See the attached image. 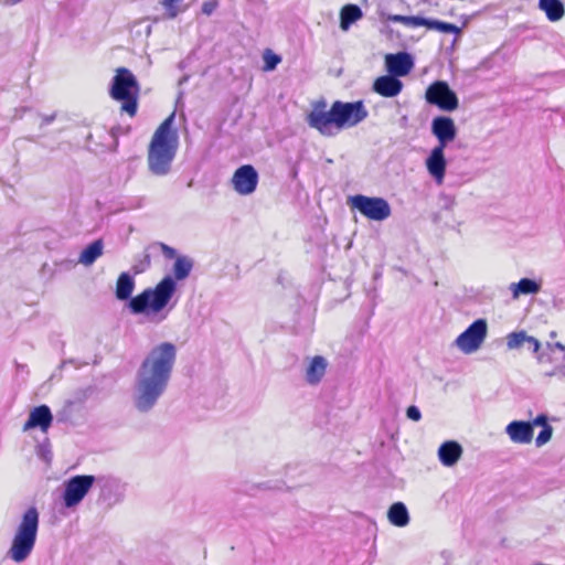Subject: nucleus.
Here are the masks:
<instances>
[{
	"mask_svg": "<svg viewBox=\"0 0 565 565\" xmlns=\"http://www.w3.org/2000/svg\"><path fill=\"white\" fill-rule=\"evenodd\" d=\"M177 361V347L162 342L153 347L139 365L134 388L132 405L140 414H148L164 395Z\"/></svg>",
	"mask_w": 565,
	"mask_h": 565,
	"instance_id": "nucleus-1",
	"label": "nucleus"
},
{
	"mask_svg": "<svg viewBox=\"0 0 565 565\" xmlns=\"http://www.w3.org/2000/svg\"><path fill=\"white\" fill-rule=\"evenodd\" d=\"M135 280L128 273H121L116 282V298L128 300L127 307L132 315H145L150 322L160 323L167 319L173 305L169 306L177 291V282L167 275L153 288H146L135 297Z\"/></svg>",
	"mask_w": 565,
	"mask_h": 565,
	"instance_id": "nucleus-2",
	"label": "nucleus"
},
{
	"mask_svg": "<svg viewBox=\"0 0 565 565\" xmlns=\"http://www.w3.org/2000/svg\"><path fill=\"white\" fill-rule=\"evenodd\" d=\"M326 107V100H319L313 104L312 110L307 116L308 126L326 137H333L345 128L355 127L369 116L362 100H337L329 110Z\"/></svg>",
	"mask_w": 565,
	"mask_h": 565,
	"instance_id": "nucleus-3",
	"label": "nucleus"
},
{
	"mask_svg": "<svg viewBox=\"0 0 565 565\" xmlns=\"http://www.w3.org/2000/svg\"><path fill=\"white\" fill-rule=\"evenodd\" d=\"M174 113L168 116L154 131L148 150L149 171L158 177L171 171L172 161L179 146L178 131L172 128Z\"/></svg>",
	"mask_w": 565,
	"mask_h": 565,
	"instance_id": "nucleus-4",
	"label": "nucleus"
},
{
	"mask_svg": "<svg viewBox=\"0 0 565 565\" xmlns=\"http://www.w3.org/2000/svg\"><path fill=\"white\" fill-rule=\"evenodd\" d=\"M40 514L35 507L24 511L13 535L8 557L15 563L24 562L32 553L39 530Z\"/></svg>",
	"mask_w": 565,
	"mask_h": 565,
	"instance_id": "nucleus-5",
	"label": "nucleus"
},
{
	"mask_svg": "<svg viewBox=\"0 0 565 565\" xmlns=\"http://www.w3.org/2000/svg\"><path fill=\"white\" fill-rule=\"evenodd\" d=\"M140 85L126 67H119L111 79L109 95L113 99L121 103V110L134 117L138 109V97Z\"/></svg>",
	"mask_w": 565,
	"mask_h": 565,
	"instance_id": "nucleus-6",
	"label": "nucleus"
},
{
	"mask_svg": "<svg viewBox=\"0 0 565 565\" xmlns=\"http://www.w3.org/2000/svg\"><path fill=\"white\" fill-rule=\"evenodd\" d=\"M348 203L353 210H358L362 215L372 221H384L392 214L390 203L380 196H366L356 194L348 199Z\"/></svg>",
	"mask_w": 565,
	"mask_h": 565,
	"instance_id": "nucleus-7",
	"label": "nucleus"
},
{
	"mask_svg": "<svg viewBox=\"0 0 565 565\" xmlns=\"http://www.w3.org/2000/svg\"><path fill=\"white\" fill-rule=\"evenodd\" d=\"M96 477L92 475H77L64 483L63 503L67 509L78 505L92 487L95 484Z\"/></svg>",
	"mask_w": 565,
	"mask_h": 565,
	"instance_id": "nucleus-8",
	"label": "nucleus"
},
{
	"mask_svg": "<svg viewBox=\"0 0 565 565\" xmlns=\"http://www.w3.org/2000/svg\"><path fill=\"white\" fill-rule=\"evenodd\" d=\"M99 489L98 502L113 508L124 500L126 486L111 476H98L95 481Z\"/></svg>",
	"mask_w": 565,
	"mask_h": 565,
	"instance_id": "nucleus-9",
	"label": "nucleus"
},
{
	"mask_svg": "<svg viewBox=\"0 0 565 565\" xmlns=\"http://www.w3.org/2000/svg\"><path fill=\"white\" fill-rule=\"evenodd\" d=\"M488 326L484 319H477L462 333L455 343L466 354L477 351L487 337Z\"/></svg>",
	"mask_w": 565,
	"mask_h": 565,
	"instance_id": "nucleus-10",
	"label": "nucleus"
},
{
	"mask_svg": "<svg viewBox=\"0 0 565 565\" xmlns=\"http://www.w3.org/2000/svg\"><path fill=\"white\" fill-rule=\"evenodd\" d=\"M425 97L428 104L435 105L445 111H452L458 107L456 93L443 81H437L429 85Z\"/></svg>",
	"mask_w": 565,
	"mask_h": 565,
	"instance_id": "nucleus-11",
	"label": "nucleus"
},
{
	"mask_svg": "<svg viewBox=\"0 0 565 565\" xmlns=\"http://www.w3.org/2000/svg\"><path fill=\"white\" fill-rule=\"evenodd\" d=\"M234 190L241 195H249L255 192L258 184V173L250 164L237 168L232 177Z\"/></svg>",
	"mask_w": 565,
	"mask_h": 565,
	"instance_id": "nucleus-12",
	"label": "nucleus"
},
{
	"mask_svg": "<svg viewBox=\"0 0 565 565\" xmlns=\"http://www.w3.org/2000/svg\"><path fill=\"white\" fill-rule=\"evenodd\" d=\"M431 134L438 140L436 147L447 148L457 136V127L450 117L438 116L431 121Z\"/></svg>",
	"mask_w": 565,
	"mask_h": 565,
	"instance_id": "nucleus-13",
	"label": "nucleus"
},
{
	"mask_svg": "<svg viewBox=\"0 0 565 565\" xmlns=\"http://www.w3.org/2000/svg\"><path fill=\"white\" fill-rule=\"evenodd\" d=\"M445 149L446 148L435 147L425 161L428 173L438 185L443 184L445 179L447 166Z\"/></svg>",
	"mask_w": 565,
	"mask_h": 565,
	"instance_id": "nucleus-14",
	"label": "nucleus"
},
{
	"mask_svg": "<svg viewBox=\"0 0 565 565\" xmlns=\"http://www.w3.org/2000/svg\"><path fill=\"white\" fill-rule=\"evenodd\" d=\"M385 66L391 75L402 77L406 76L412 71L414 61L412 55L406 52L387 54L385 56Z\"/></svg>",
	"mask_w": 565,
	"mask_h": 565,
	"instance_id": "nucleus-15",
	"label": "nucleus"
},
{
	"mask_svg": "<svg viewBox=\"0 0 565 565\" xmlns=\"http://www.w3.org/2000/svg\"><path fill=\"white\" fill-rule=\"evenodd\" d=\"M53 420V415L47 405H40L34 407L28 420L24 424V430L39 427L42 431L46 433Z\"/></svg>",
	"mask_w": 565,
	"mask_h": 565,
	"instance_id": "nucleus-16",
	"label": "nucleus"
},
{
	"mask_svg": "<svg viewBox=\"0 0 565 565\" xmlns=\"http://www.w3.org/2000/svg\"><path fill=\"white\" fill-rule=\"evenodd\" d=\"M372 89L383 97H395L402 92L403 83L398 77L388 73V75L377 77Z\"/></svg>",
	"mask_w": 565,
	"mask_h": 565,
	"instance_id": "nucleus-17",
	"label": "nucleus"
},
{
	"mask_svg": "<svg viewBox=\"0 0 565 565\" xmlns=\"http://www.w3.org/2000/svg\"><path fill=\"white\" fill-rule=\"evenodd\" d=\"M505 431L516 444H529L533 439V427L530 422L513 420L507 426Z\"/></svg>",
	"mask_w": 565,
	"mask_h": 565,
	"instance_id": "nucleus-18",
	"label": "nucleus"
},
{
	"mask_svg": "<svg viewBox=\"0 0 565 565\" xmlns=\"http://www.w3.org/2000/svg\"><path fill=\"white\" fill-rule=\"evenodd\" d=\"M462 455V447L455 440H448L440 445L438 449V458L446 467H452L457 463Z\"/></svg>",
	"mask_w": 565,
	"mask_h": 565,
	"instance_id": "nucleus-19",
	"label": "nucleus"
},
{
	"mask_svg": "<svg viewBox=\"0 0 565 565\" xmlns=\"http://www.w3.org/2000/svg\"><path fill=\"white\" fill-rule=\"evenodd\" d=\"M328 362L326 358L316 355L309 359L308 366L306 369V381L311 385H317L321 382L326 374Z\"/></svg>",
	"mask_w": 565,
	"mask_h": 565,
	"instance_id": "nucleus-20",
	"label": "nucleus"
},
{
	"mask_svg": "<svg viewBox=\"0 0 565 565\" xmlns=\"http://www.w3.org/2000/svg\"><path fill=\"white\" fill-rule=\"evenodd\" d=\"M541 282L531 278H522L518 282L510 285L513 299H518L521 295H535L541 290Z\"/></svg>",
	"mask_w": 565,
	"mask_h": 565,
	"instance_id": "nucleus-21",
	"label": "nucleus"
},
{
	"mask_svg": "<svg viewBox=\"0 0 565 565\" xmlns=\"http://www.w3.org/2000/svg\"><path fill=\"white\" fill-rule=\"evenodd\" d=\"M388 521L398 527H404L409 523V513L403 502L393 503L387 511Z\"/></svg>",
	"mask_w": 565,
	"mask_h": 565,
	"instance_id": "nucleus-22",
	"label": "nucleus"
},
{
	"mask_svg": "<svg viewBox=\"0 0 565 565\" xmlns=\"http://www.w3.org/2000/svg\"><path fill=\"white\" fill-rule=\"evenodd\" d=\"M104 243L102 239H96L87 245L79 255L78 263L90 266L98 257L103 255Z\"/></svg>",
	"mask_w": 565,
	"mask_h": 565,
	"instance_id": "nucleus-23",
	"label": "nucleus"
},
{
	"mask_svg": "<svg viewBox=\"0 0 565 565\" xmlns=\"http://www.w3.org/2000/svg\"><path fill=\"white\" fill-rule=\"evenodd\" d=\"M539 8L545 12L547 19L552 22L561 20L565 13L561 0H540Z\"/></svg>",
	"mask_w": 565,
	"mask_h": 565,
	"instance_id": "nucleus-24",
	"label": "nucleus"
},
{
	"mask_svg": "<svg viewBox=\"0 0 565 565\" xmlns=\"http://www.w3.org/2000/svg\"><path fill=\"white\" fill-rule=\"evenodd\" d=\"M362 17V10L356 4H347L341 9L340 28L347 31L352 23Z\"/></svg>",
	"mask_w": 565,
	"mask_h": 565,
	"instance_id": "nucleus-25",
	"label": "nucleus"
},
{
	"mask_svg": "<svg viewBox=\"0 0 565 565\" xmlns=\"http://www.w3.org/2000/svg\"><path fill=\"white\" fill-rule=\"evenodd\" d=\"M193 268V260L188 256H178L173 264V277L170 276L174 281L184 280L189 277Z\"/></svg>",
	"mask_w": 565,
	"mask_h": 565,
	"instance_id": "nucleus-26",
	"label": "nucleus"
},
{
	"mask_svg": "<svg viewBox=\"0 0 565 565\" xmlns=\"http://www.w3.org/2000/svg\"><path fill=\"white\" fill-rule=\"evenodd\" d=\"M430 30H437L443 33H455L459 34L461 32V29L457 26L456 24L430 19L429 26Z\"/></svg>",
	"mask_w": 565,
	"mask_h": 565,
	"instance_id": "nucleus-27",
	"label": "nucleus"
},
{
	"mask_svg": "<svg viewBox=\"0 0 565 565\" xmlns=\"http://www.w3.org/2000/svg\"><path fill=\"white\" fill-rule=\"evenodd\" d=\"M529 340L525 331L512 332L507 337V345L509 349H519Z\"/></svg>",
	"mask_w": 565,
	"mask_h": 565,
	"instance_id": "nucleus-28",
	"label": "nucleus"
},
{
	"mask_svg": "<svg viewBox=\"0 0 565 565\" xmlns=\"http://www.w3.org/2000/svg\"><path fill=\"white\" fill-rule=\"evenodd\" d=\"M151 264V258L148 253H143L135 258V264L132 265V271L138 275L146 271Z\"/></svg>",
	"mask_w": 565,
	"mask_h": 565,
	"instance_id": "nucleus-29",
	"label": "nucleus"
},
{
	"mask_svg": "<svg viewBox=\"0 0 565 565\" xmlns=\"http://www.w3.org/2000/svg\"><path fill=\"white\" fill-rule=\"evenodd\" d=\"M281 58L279 55L273 53L270 50H266L264 53V68L266 71H273L280 63Z\"/></svg>",
	"mask_w": 565,
	"mask_h": 565,
	"instance_id": "nucleus-30",
	"label": "nucleus"
},
{
	"mask_svg": "<svg viewBox=\"0 0 565 565\" xmlns=\"http://www.w3.org/2000/svg\"><path fill=\"white\" fill-rule=\"evenodd\" d=\"M181 1L182 0H162L161 1V4L166 9V18L174 19L179 14L180 10H179L178 3Z\"/></svg>",
	"mask_w": 565,
	"mask_h": 565,
	"instance_id": "nucleus-31",
	"label": "nucleus"
},
{
	"mask_svg": "<svg viewBox=\"0 0 565 565\" xmlns=\"http://www.w3.org/2000/svg\"><path fill=\"white\" fill-rule=\"evenodd\" d=\"M553 428L551 425H544L539 436L535 439V444L537 447L545 445L552 438Z\"/></svg>",
	"mask_w": 565,
	"mask_h": 565,
	"instance_id": "nucleus-32",
	"label": "nucleus"
},
{
	"mask_svg": "<svg viewBox=\"0 0 565 565\" xmlns=\"http://www.w3.org/2000/svg\"><path fill=\"white\" fill-rule=\"evenodd\" d=\"M430 19L417 17V15H407L406 26L417 28V26H429Z\"/></svg>",
	"mask_w": 565,
	"mask_h": 565,
	"instance_id": "nucleus-33",
	"label": "nucleus"
},
{
	"mask_svg": "<svg viewBox=\"0 0 565 565\" xmlns=\"http://www.w3.org/2000/svg\"><path fill=\"white\" fill-rule=\"evenodd\" d=\"M157 245L160 247V249L166 258L173 259V258L178 257L177 250L173 247H171L164 243H158Z\"/></svg>",
	"mask_w": 565,
	"mask_h": 565,
	"instance_id": "nucleus-34",
	"label": "nucleus"
},
{
	"mask_svg": "<svg viewBox=\"0 0 565 565\" xmlns=\"http://www.w3.org/2000/svg\"><path fill=\"white\" fill-rule=\"evenodd\" d=\"M217 7V0L205 1L202 4V13H204L205 15H211L216 10Z\"/></svg>",
	"mask_w": 565,
	"mask_h": 565,
	"instance_id": "nucleus-35",
	"label": "nucleus"
},
{
	"mask_svg": "<svg viewBox=\"0 0 565 565\" xmlns=\"http://www.w3.org/2000/svg\"><path fill=\"white\" fill-rule=\"evenodd\" d=\"M406 416L411 420L418 422L422 418V413L417 406L412 405L406 409Z\"/></svg>",
	"mask_w": 565,
	"mask_h": 565,
	"instance_id": "nucleus-36",
	"label": "nucleus"
},
{
	"mask_svg": "<svg viewBox=\"0 0 565 565\" xmlns=\"http://www.w3.org/2000/svg\"><path fill=\"white\" fill-rule=\"evenodd\" d=\"M526 343L529 344V349L533 353H536L541 348L540 341L536 338L531 337V335H529V340L526 341Z\"/></svg>",
	"mask_w": 565,
	"mask_h": 565,
	"instance_id": "nucleus-37",
	"label": "nucleus"
},
{
	"mask_svg": "<svg viewBox=\"0 0 565 565\" xmlns=\"http://www.w3.org/2000/svg\"><path fill=\"white\" fill-rule=\"evenodd\" d=\"M387 19L391 22L402 23L404 25H406V23H407V15L392 14V15H388Z\"/></svg>",
	"mask_w": 565,
	"mask_h": 565,
	"instance_id": "nucleus-38",
	"label": "nucleus"
},
{
	"mask_svg": "<svg viewBox=\"0 0 565 565\" xmlns=\"http://www.w3.org/2000/svg\"><path fill=\"white\" fill-rule=\"evenodd\" d=\"M532 426L533 425H537V426H542V428L544 427V425H548L547 424V418L545 415H539L534 420L533 423H531Z\"/></svg>",
	"mask_w": 565,
	"mask_h": 565,
	"instance_id": "nucleus-39",
	"label": "nucleus"
},
{
	"mask_svg": "<svg viewBox=\"0 0 565 565\" xmlns=\"http://www.w3.org/2000/svg\"><path fill=\"white\" fill-rule=\"evenodd\" d=\"M55 119V114L49 115V116H42V121L40 127H44L46 125H50Z\"/></svg>",
	"mask_w": 565,
	"mask_h": 565,
	"instance_id": "nucleus-40",
	"label": "nucleus"
},
{
	"mask_svg": "<svg viewBox=\"0 0 565 565\" xmlns=\"http://www.w3.org/2000/svg\"><path fill=\"white\" fill-rule=\"evenodd\" d=\"M554 347H555L557 350H559V351H564V350H565V345H564V344H562L561 342H556V343L554 344Z\"/></svg>",
	"mask_w": 565,
	"mask_h": 565,
	"instance_id": "nucleus-41",
	"label": "nucleus"
},
{
	"mask_svg": "<svg viewBox=\"0 0 565 565\" xmlns=\"http://www.w3.org/2000/svg\"><path fill=\"white\" fill-rule=\"evenodd\" d=\"M20 1H21V0H6V1H4V4H7V6H13V4H15V3H18V2H20Z\"/></svg>",
	"mask_w": 565,
	"mask_h": 565,
	"instance_id": "nucleus-42",
	"label": "nucleus"
},
{
	"mask_svg": "<svg viewBox=\"0 0 565 565\" xmlns=\"http://www.w3.org/2000/svg\"><path fill=\"white\" fill-rule=\"evenodd\" d=\"M142 201L143 200L141 198L137 199V203L131 205L130 207H140L142 205Z\"/></svg>",
	"mask_w": 565,
	"mask_h": 565,
	"instance_id": "nucleus-43",
	"label": "nucleus"
},
{
	"mask_svg": "<svg viewBox=\"0 0 565 565\" xmlns=\"http://www.w3.org/2000/svg\"><path fill=\"white\" fill-rule=\"evenodd\" d=\"M47 454H49V452H46V451H42V454H41L42 458H43L44 460H46V461H49V460H50V459H49Z\"/></svg>",
	"mask_w": 565,
	"mask_h": 565,
	"instance_id": "nucleus-44",
	"label": "nucleus"
},
{
	"mask_svg": "<svg viewBox=\"0 0 565 565\" xmlns=\"http://www.w3.org/2000/svg\"><path fill=\"white\" fill-rule=\"evenodd\" d=\"M66 263H67V265H68L70 267H72V266H74V265H75V264H74V262H72V260H67Z\"/></svg>",
	"mask_w": 565,
	"mask_h": 565,
	"instance_id": "nucleus-45",
	"label": "nucleus"
}]
</instances>
